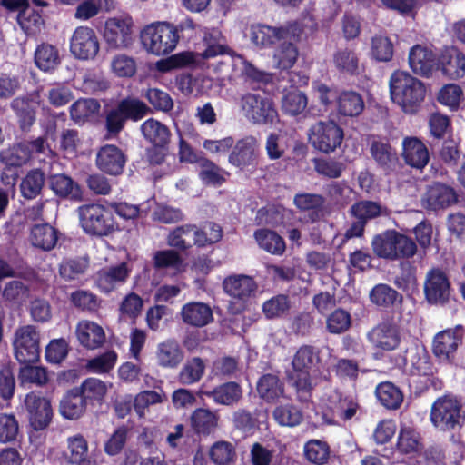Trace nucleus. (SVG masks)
<instances>
[{"label":"nucleus","mask_w":465,"mask_h":465,"mask_svg":"<svg viewBox=\"0 0 465 465\" xmlns=\"http://www.w3.org/2000/svg\"><path fill=\"white\" fill-rule=\"evenodd\" d=\"M45 182V175L41 169L30 170L20 183L23 197L28 200L36 198L41 193Z\"/></svg>","instance_id":"nucleus-46"},{"label":"nucleus","mask_w":465,"mask_h":465,"mask_svg":"<svg viewBox=\"0 0 465 465\" xmlns=\"http://www.w3.org/2000/svg\"><path fill=\"white\" fill-rule=\"evenodd\" d=\"M254 238L259 246L271 254L282 255L285 252L283 238L274 231L258 229L254 232Z\"/></svg>","instance_id":"nucleus-42"},{"label":"nucleus","mask_w":465,"mask_h":465,"mask_svg":"<svg viewBox=\"0 0 465 465\" xmlns=\"http://www.w3.org/2000/svg\"><path fill=\"white\" fill-rule=\"evenodd\" d=\"M272 417L281 426L296 427L303 420L302 410L292 403L278 405L272 411Z\"/></svg>","instance_id":"nucleus-50"},{"label":"nucleus","mask_w":465,"mask_h":465,"mask_svg":"<svg viewBox=\"0 0 465 465\" xmlns=\"http://www.w3.org/2000/svg\"><path fill=\"white\" fill-rule=\"evenodd\" d=\"M370 300L379 307L388 309L397 302H402V295L386 283L376 284L370 292Z\"/></svg>","instance_id":"nucleus-47"},{"label":"nucleus","mask_w":465,"mask_h":465,"mask_svg":"<svg viewBox=\"0 0 465 465\" xmlns=\"http://www.w3.org/2000/svg\"><path fill=\"white\" fill-rule=\"evenodd\" d=\"M424 295L430 304H443L449 301L450 282L443 271L433 268L427 272L424 282Z\"/></svg>","instance_id":"nucleus-17"},{"label":"nucleus","mask_w":465,"mask_h":465,"mask_svg":"<svg viewBox=\"0 0 465 465\" xmlns=\"http://www.w3.org/2000/svg\"><path fill=\"white\" fill-rule=\"evenodd\" d=\"M148 111V106L143 101L126 97L121 100L117 106L110 110L105 116H144Z\"/></svg>","instance_id":"nucleus-54"},{"label":"nucleus","mask_w":465,"mask_h":465,"mask_svg":"<svg viewBox=\"0 0 465 465\" xmlns=\"http://www.w3.org/2000/svg\"><path fill=\"white\" fill-rule=\"evenodd\" d=\"M462 403L453 394H444L432 403L430 420L433 426L442 431L460 430L465 421L461 415Z\"/></svg>","instance_id":"nucleus-7"},{"label":"nucleus","mask_w":465,"mask_h":465,"mask_svg":"<svg viewBox=\"0 0 465 465\" xmlns=\"http://www.w3.org/2000/svg\"><path fill=\"white\" fill-rule=\"evenodd\" d=\"M219 415L209 409L198 408L190 417L191 428L194 433L209 436L215 432L218 427Z\"/></svg>","instance_id":"nucleus-35"},{"label":"nucleus","mask_w":465,"mask_h":465,"mask_svg":"<svg viewBox=\"0 0 465 465\" xmlns=\"http://www.w3.org/2000/svg\"><path fill=\"white\" fill-rule=\"evenodd\" d=\"M69 301L74 307L82 312H94L100 307L98 296L89 290H75L70 293Z\"/></svg>","instance_id":"nucleus-58"},{"label":"nucleus","mask_w":465,"mask_h":465,"mask_svg":"<svg viewBox=\"0 0 465 465\" xmlns=\"http://www.w3.org/2000/svg\"><path fill=\"white\" fill-rule=\"evenodd\" d=\"M339 116H360L365 104L362 96L354 91H343L336 97Z\"/></svg>","instance_id":"nucleus-37"},{"label":"nucleus","mask_w":465,"mask_h":465,"mask_svg":"<svg viewBox=\"0 0 465 465\" xmlns=\"http://www.w3.org/2000/svg\"><path fill=\"white\" fill-rule=\"evenodd\" d=\"M47 183L53 193L61 199L82 201L83 190L71 176L65 173L51 174Z\"/></svg>","instance_id":"nucleus-28"},{"label":"nucleus","mask_w":465,"mask_h":465,"mask_svg":"<svg viewBox=\"0 0 465 465\" xmlns=\"http://www.w3.org/2000/svg\"><path fill=\"white\" fill-rule=\"evenodd\" d=\"M238 104L244 116H279L272 98L261 94L248 92L241 96Z\"/></svg>","instance_id":"nucleus-23"},{"label":"nucleus","mask_w":465,"mask_h":465,"mask_svg":"<svg viewBox=\"0 0 465 465\" xmlns=\"http://www.w3.org/2000/svg\"><path fill=\"white\" fill-rule=\"evenodd\" d=\"M437 70L450 80L465 76V54L456 46L445 47L438 57Z\"/></svg>","instance_id":"nucleus-22"},{"label":"nucleus","mask_w":465,"mask_h":465,"mask_svg":"<svg viewBox=\"0 0 465 465\" xmlns=\"http://www.w3.org/2000/svg\"><path fill=\"white\" fill-rule=\"evenodd\" d=\"M100 50L94 30L88 26H78L70 38V52L79 60H92Z\"/></svg>","instance_id":"nucleus-13"},{"label":"nucleus","mask_w":465,"mask_h":465,"mask_svg":"<svg viewBox=\"0 0 465 465\" xmlns=\"http://www.w3.org/2000/svg\"><path fill=\"white\" fill-rule=\"evenodd\" d=\"M335 376L341 381H356L359 378L360 365L354 359L339 358L332 367Z\"/></svg>","instance_id":"nucleus-63"},{"label":"nucleus","mask_w":465,"mask_h":465,"mask_svg":"<svg viewBox=\"0 0 465 465\" xmlns=\"http://www.w3.org/2000/svg\"><path fill=\"white\" fill-rule=\"evenodd\" d=\"M458 202V194L450 185L435 182L428 186L421 198V205L429 211L446 209Z\"/></svg>","instance_id":"nucleus-19"},{"label":"nucleus","mask_w":465,"mask_h":465,"mask_svg":"<svg viewBox=\"0 0 465 465\" xmlns=\"http://www.w3.org/2000/svg\"><path fill=\"white\" fill-rule=\"evenodd\" d=\"M35 63L44 72L55 69L60 64L57 48L50 44L43 43L39 45L35 52Z\"/></svg>","instance_id":"nucleus-48"},{"label":"nucleus","mask_w":465,"mask_h":465,"mask_svg":"<svg viewBox=\"0 0 465 465\" xmlns=\"http://www.w3.org/2000/svg\"><path fill=\"white\" fill-rule=\"evenodd\" d=\"M203 394L216 404L233 406L242 398V389L236 381H226L212 390L203 391Z\"/></svg>","instance_id":"nucleus-30"},{"label":"nucleus","mask_w":465,"mask_h":465,"mask_svg":"<svg viewBox=\"0 0 465 465\" xmlns=\"http://www.w3.org/2000/svg\"><path fill=\"white\" fill-rule=\"evenodd\" d=\"M420 440L421 438L418 431L410 427H402L397 438V450L404 455L417 453L421 446Z\"/></svg>","instance_id":"nucleus-55"},{"label":"nucleus","mask_w":465,"mask_h":465,"mask_svg":"<svg viewBox=\"0 0 465 465\" xmlns=\"http://www.w3.org/2000/svg\"><path fill=\"white\" fill-rule=\"evenodd\" d=\"M334 404V412L338 419L342 421L351 420L360 409L357 400L351 395H343L337 393L335 398L331 399Z\"/></svg>","instance_id":"nucleus-59"},{"label":"nucleus","mask_w":465,"mask_h":465,"mask_svg":"<svg viewBox=\"0 0 465 465\" xmlns=\"http://www.w3.org/2000/svg\"><path fill=\"white\" fill-rule=\"evenodd\" d=\"M25 407L27 412L29 425L39 431L46 429L53 419L51 401L40 392L31 391L25 396Z\"/></svg>","instance_id":"nucleus-12"},{"label":"nucleus","mask_w":465,"mask_h":465,"mask_svg":"<svg viewBox=\"0 0 465 465\" xmlns=\"http://www.w3.org/2000/svg\"><path fill=\"white\" fill-rule=\"evenodd\" d=\"M291 300L288 295L278 294L265 301L262 304V312L266 319H281L289 314Z\"/></svg>","instance_id":"nucleus-53"},{"label":"nucleus","mask_w":465,"mask_h":465,"mask_svg":"<svg viewBox=\"0 0 465 465\" xmlns=\"http://www.w3.org/2000/svg\"><path fill=\"white\" fill-rule=\"evenodd\" d=\"M371 248L378 258L389 261L412 258L418 250L413 239L393 229L374 235Z\"/></svg>","instance_id":"nucleus-5"},{"label":"nucleus","mask_w":465,"mask_h":465,"mask_svg":"<svg viewBox=\"0 0 465 465\" xmlns=\"http://www.w3.org/2000/svg\"><path fill=\"white\" fill-rule=\"evenodd\" d=\"M408 381L411 390L416 396H420L430 388L439 391L443 387V381L437 376V373H429V375L409 374Z\"/></svg>","instance_id":"nucleus-56"},{"label":"nucleus","mask_w":465,"mask_h":465,"mask_svg":"<svg viewBox=\"0 0 465 465\" xmlns=\"http://www.w3.org/2000/svg\"><path fill=\"white\" fill-rule=\"evenodd\" d=\"M305 459L315 465L326 464L330 458V446L326 441L320 440H310L303 447Z\"/></svg>","instance_id":"nucleus-57"},{"label":"nucleus","mask_w":465,"mask_h":465,"mask_svg":"<svg viewBox=\"0 0 465 465\" xmlns=\"http://www.w3.org/2000/svg\"><path fill=\"white\" fill-rule=\"evenodd\" d=\"M370 54L377 62H390L394 54L393 44L388 36L375 35L371 40Z\"/></svg>","instance_id":"nucleus-60"},{"label":"nucleus","mask_w":465,"mask_h":465,"mask_svg":"<svg viewBox=\"0 0 465 465\" xmlns=\"http://www.w3.org/2000/svg\"><path fill=\"white\" fill-rule=\"evenodd\" d=\"M389 87L391 101L406 114L416 113L426 94L423 82L406 71H394Z\"/></svg>","instance_id":"nucleus-4"},{"label":"nucleus","mask_w":465,"mask_h":465,"mask_svg":"<svg viewBox=\"0 0 465 465\" xmlns=\"http://www.w3.org/2000/svg\"><path fill=\"white\" fill-rule=\"evenodd\" d=\"M183 351L176 341L168 340L161 342L157 347L158 365L163 368H176L183 360Z\"/></svg>","instance_id":"nucleus-38"},{"label":"nucleus","mask_w":465,"mask_h":465,"mask_svg":"<svg viewBox=\"0 0 465 465\" xmlns=\"http://www.w3.org/2000/svg\"><path fill=\"white\" fill-rule=\"evenodd\" d=\"M209 456L215 465H230L234 461L236 452L232 443L220 440L213 444Z\"/></svg>","instance_id":"nucleus-61"},{"label":"nucleus","mask_w":465,"mask_h":465,"mask_svg":"<svg viewBox=\"0 0 465 465\" xmlns=\"http://www.w3.org/2000/svg\"><path fill=\"white\" fill-rule=\"evenodd\" d=\"M69 454L67 461L70 464L79 463L88 458V443L82 434H76L67 439Z\"/></svg>","instance_id":"nucleus-64"},{"label":"nucleus","mask_w":465,"mask_h":465,"mask_svg":"<svg viewBox=\"0 0 465 465\" xmlns=\"http://www.w3.org/2000/svg\"><path fill=\"white\" fill-rule=\"evenodd\" d=\"M307 103L306 95L302 92L295 90L283 95L282 109L285 114L297 116L306 108Z\"/></svg>","instance_id":"nucleus-62"},{"label":"nucleus","mask_w":465,"mask_h":465,"mask_svg":"<svg viewBox=\"0 0 465 465\" xmlns=\"http://www.w3.org/2000/svg\"><path fill=\"white\" fill-rule=\"evenodd\" d=\"M333 64L336 69L342 73L354 76L359 74L360 60L355 51L344 48L337 50L333 54Z\"/></svg>","instance_id":"nucleus-51"},{"label":"nucleus","mask_w":465,"mask_h":465,"mask_svg":"<svg viewBox=\"0 0 465 465\" xmlns=\"http://www.w3.org/2000/svg\"><path fill=\"white\" fill-rule=\"evenodd\" d=\"M258 152L253 137H245L237 141L229 154V163L241 170L257 164Z\"/></svg>","instance_id":"nucleus-26"},{"label":"nucleus","mask_w":465,"mask_h":465,"mask_svg":"<svg viewBox=\"0 0 465 465\" xmlns=\"http://www.w3.org/2000/svg\"><path fill=\"white\" fill-rule=\"evenodd\" d=\"M181 317L184 323L193 327H203L213 321V310L201 302L185 303L182 307Z\"/></svg>","instance_id":"nucleus-33"},{"label":"nucleus","mask_w":465,"mask_h":465,"mask_svg":"<svg viewBox=\"0 0 465 465\" xmlns=\"http://www.w3.org/2000/svg\"><path fill=\"white\" fill-rule=\"evenodd\" d=\"M256 391L264 402L275 403L283 397L285 385L278 375L265 373L258 379Z\"/></svg>","instance_id":"nucleus-31"},{"label":"nucleus","mask_w":465,"mask_h":465,"mask_svg":"<svg viewBox=\"0 0 465 465\" xmlns=\"http://www.w3.org/2000/svg\"><path fill=\"white\" fill-rule=\"evenodd\" d=\"M133 20L130 16L112 17L105 22L104 38L111 49L128 47L132 42Z\"/></svg>","instance_id":"nucleus-14"},{"label":"nucleus","mask_w":465,"mask_h":465,"mask_svg":"<svg viewBox=\"0 0 465 465\" xmlns=\"http://www.w3.org/2000/svg\"><path fill=\"white\" fill-rule=\"evenodd\" d=\"M310 140L317 150L329 153L341 145L343 130L331 119L327 124L320 122Z\"/></svg>","instance_id":"nucleus-18"},{"label":"nucleus","mask_w":465,"mask_h":465,"mask_svg":"<svg viewBox=\"0 0 465 465\" xmlns=\"http://www.w3.org/2000/svg\"><path fill=\"white\" fill-rule=\"evenodd\" d=\"M367 339L374 350L386 352L396 351L402 339L401 327L392 319L383 320L368 332Z\"/></svg>","instance_id":"nucleus-11"},{"label":"nucleus","mask_w":465,"mask_h":465,"mask_svg":"<svg viewBox=\"0 0 465 465\" xmlns=\"http://www.w3.org/2000/svg\"><path fill=\"white\" fill-rule=\"evenodd\" d=\"M17 23L26 35H35L44 25L42 12L35 10L29 2L17 15Z\"/></svg>","instance_id":"nucleus-49"},{"label":"nucleus","mask_w":465,"mask_h":465,"mask_svg":"<svg viewBox=\"0 0 465 465\" xmlns=\"http://www.w3.org/2000/svg\"><path fill=\"white\" fill-rule=\"evenodd\" d=\"M87 404L74 387L67 391L59 404L60 414L67 420H74L81 418L86 411Z\"/></svg>","instance_id":"nucleus-36"},{"label":"nucleus","mask_w":465,"mask_h":465,"mask_svg":"<svg viewBox=\"0 0 465 465\" xmlns=\"http://www.w3.org/2000/svg\"><path fill=\"white\" fill-rule=\"evenodd\" d=\"M59 234V231L47 223H36L31 227L29 240L35 248L49 252L56 246Z\"/></svg>","instance_id":"nucleus-32"},{"label":"nucleus","mask_w":465,"mask_h":465,"mask_svg":"<svg viewBox=\"0 0 465 465\" xmlns=\"http://www.w3.org/2000/svg\"><path fill=\"white\" fill-rule=\"evenodd\" d=\"M195 24L190 17L181 21L177 25L169 22H156L146 25L140 35L143 48L150 54L161 56L173 52L180 40L184 38V32H193Z\"/></svg>","instance_id":"nucleus-1"},{"label":"nucleus","mask_w":465,"mask_h":465,"mask_svg":"<svg viewBox=\"0 0 465 465\" xmlns=\"http://www.w3.org/2000/svg\"><path fill=\"white\" fill-rule=\"evenodd\" d=\"M408 61L412 72L425 78L430 77L438 66L435 53L422 45H415L410 49Z\"/></svg>","instance_id":"nucleus-21"},{"label":"nucleus","mask_w":465,"mask_h":465,"mask_svg":"<svg viewBox=\"0 0 465 465\" xmlns=\"http://www.w3.org/2000/svg\"><path fill=\"white\" fill-rule=\"evenodd\" d=\"M300 40L282 39L280 45L275 50L273 58L281 70L292 68L297 61L299 52L296 43Z\"/></svg>","instance_id":"nucleus-43"},{"label":"nucleus","mask_w":465,"mask_h":465,"mask_svg":"<svg viewBox=\"0 0 465 465\" xmlns=\"http://www.w3.org/2000/svg\"><path fill=\"white\" fill-rule=\"evenodd\" d=\"M130 270L126 262H121L116 266L104 268L98 271L96 275V286L101 292L108 294L117 287L124 284L128 279Z\"/></svg>","instance_id":"nucleus-24"},{"label":"nucleus","mask_w":465,"mask_h":465,"mask_svg":"<svg viewBox=\"0 0 465 465\" xmlns=\"http://www.w3.org/2000/svg\"><path fill=\"white\" fill-rule=\"evenodd\" d=\"M29 160V151L22 142L0 151V162L5 165L1 174L2 182L10 183V179L15 182L18 178L17 168Z\"/></svg>","instance_id":"nucleus-20"},{"label":"nucleus","mask_w":465,"mask_h":465,"mask_svg":"<svg viewBox=\"0 0 465 465\" xmlns=\"http://www.w3.org/2000/svg\"><path fill=\"white\" fill-rule=\"evenodd\" d=\"M370 152L377 165L382 169L385 174L399 172L401 163L399 162L397 152L389 143L373 141Z\"/></svg>","instance_id":"nucleus-25"},{"label":"nucleus","mask_w":465,"mask_h":465,"mask_svg":"<svg viewBox=\"0 0 465 465\" xmlns=\"http://www.w3.org/2000/svg\"><path fill=\"white\" fill-rule=\"evenodd\" d=\"M401 155L408 165L420 170H422L430 160L426 145L421 140L412 136L403 138Z\"/></svg>","instance_id":"nucleus-27"},{"label":"nucleus","mask_w":465,"mask_h":465,"mask_svg":"<svg viewBox=\"0 0 465 465\" xmlns=\"http://www.w3.org/2000/svg\"><path fill=\"white\" fill-rule=\"evenodd\" d=\"M205 371V363L200 357H193L186 361L178 374V381L183 385L198 382Z\"/></svg>","instance_id":"nucleus-52"},{"label":"nucleus","mask_w":465,"mask_h":465,"mask_svg":"<svg viewBox=\"0 0 465 465\" xmlns=\"http://www.w3.org/2000/svg\"><path fill=\"white\" fill-rule=\"evenodd\" d=\"M302 34L303 26L298 21L288 22L279 27L262 24L252 25L251 27L252 42L261 48L273 47L282 39L301 40Z\"/></svg>","instance_id":"nucleus-8"},{"label":"nucleus","mask_w":465,"mask_h":465,"mask_svg":"<svg viewBox=\"0 0 465 465\" xmlns=\"http://www.w3.org/2000/svg\"><path fill=\"white\" fill-rule=\"evenodd\" d=\"M222 238V227L214 222L206 221L201 227L192 223L177 226L169 232L166 239L170 247L186 252L193 245L203 248L220 242Z\"/></svg>","instance_id":"nucleus-3"},{"label":"nucleus","mask_w":465,"mask_h":465,"mask_svg":"<svg viewBox=\"0 0 465 465\" xmlns=\"http://www.w3.org/2000/svg\"><path fill=\"white\" fill-rule=\"evenodd\" d=\"M14 355L21 364H33L40 359V332L34 325L16 329L14 340Z\"/></svg>","instance_id":"nucleus-10"},{"label":"nucleus","mask_w":465,"mask_h":465,"mask_svg":"<svg viewBox=\"0 0 465 465\" xmlns=\"http://www.w3.org/2000/svg\"><path fill=\"white\" fill-rule=\"evenodd\" d=\"M350 213L353 218L367 224L371 220L381 215H388V209L382 206L379 202L361 200L354 203L351 206Z\"/></svg>","instance_id":"nucleus-39"},{"label":"nucleus","mask_w":465,"mask_h":465,"mask_svg":"<svg viewBox=\"0 0 465 465\" xmlns=\"http://www.w3.org/2000/svg\"><path fill=\"white\" fill-rule=\"evenodd\" d=\"M465 328L460 324L437 332L431 344L437 361L450 365L456 364L458 351L463 344Z\"/></svg>","instance_id":"nucleus-9"},{"label":"nucleus","mask_w":465,"mask_h":465,"mask_svg":"<svg viewBox=\"0 0 465 465\" xmlns=\"http://www.w3.org/2000/svg\"><path fill=\"white\" fill-rule=\"evenodd\" d=\"M223 286L227 294L242 301L250 298L257 289V284L253 278L243 274L225 278Z\"/></svg>","instance_id":"nucleus-34"},{"label":"nucleus","mask_w":465,"mask_h":465,"mask_svg":"<svg viewBox=\"0 0 465 465\" xmlns=\"http://www.w3.org/2000/svg\"><path fill=\"white\" fill-rule=\"evenodd\" d=\"M144 138L153 145H167L170 141L168 127L154 118H148L141 126Z\"/></svg>","instance_id":"nucleus-44"},{"label":"nucleus","mask_w":465,"mask_h":465,"mask_svg":"<svg viewBox=\"0 0 465 465\" xmlns=\"http://www.w3.org/2000/svg\"><path fill=\"white\" fill-rule=\"evenodd\" d=\"M379 402L388 410H398L403 402L401 390L391 381L379 383L375 389Z\"/></svg>","instance_id":"nucleus-40"},{"label":"nucleus","mask_w":465,"mask_h":465,"mask_svg":"<svg viewBox=\"0 0 465 465\" xmlns=\"http://www.w3.org/2000/svg\"><path fill=\"white\" fill-rule=\"evenodd\" d=\"M74 388L78 391L87 405L101 403L107 392L105 383L96 378H87L80 386Z\"/></svg>","instance_id":"nucleus-41"},{"label":"nucleus","mask_w":465,"mask_h":465,"mask_svg":"<svg viewBox=\"0 0 465 465\" xmlns=\"http://www.w3.org/2000/svg\"><path fill=\"white\" fill-rule=\"evenodd\" d=\"M77 211L84 232L91 236L104 237L120 231L109 204L87 203L78 207Z\"/></svg>","instance_id":"nucleus-6"},{"label":"nucleus","mask_w":465,"mask_h":465,"mask_svg":"<svg viewBox=\"0 0 465 465\" xmlns=\"http://www.w3.org/2000/svg\"><path fill=\"white\" fill-rule=\"evenodd\" d=\"M398 366L407 368V374L438 373V370L432 361L430 355L424 347L412 346L404 351V355L397 360Z\"/></svg>","instance_id":"nucleus-16"},{"label":"nucleus","mask_w":465,"mask_h":465,"mask_svg":"<svg viewBox=\"0 0 465 465\" xmlns=\"http://www.w3.org/2000/svg\"><path fill=\"white\" fill-rule=\"evenodd\" d=\"M89 266V259L86 257L65 258L59 263L58 272L63 280L69 282L83 276Z\"/></svg>","instance_id":"nucleus-45"},{"label":"nucleus","mask_w":465,"mask_h":465,"mask_svg":"<svg viewBox=\"0 0 465 465\" xmlns=\"http://www.w3.org/2000/svg\"><path fill=\"white\" fill-rule=\"evenodd\" d=\"M321 350L313 345L303 344L296 351L292 360V372L290 375L297 400L309 402L314 385L312 376L320 370Z\"/></svg>","instance_id":"nucleus-2"},{"label":"nucleus","mask_w":465,"mask_h":465,"mask_svg":"<svg viewBox=\"0 0 465 465\" xmlns=\"http://www.w3.org/2000/svg\"><path fill=\"white\" fill-rule=\"evenodd\" d=\"M75 333L80 344L88 350L98 349L105 341L104 329L91 321H81L76 325Z\"/></svg>","instance_id":"nucleus-29"},{"label":"nucleus","mask_w":465,"mask_h":465,"mask_svg":"<svg viewBox=\"0 0 465 465\" xmlns=\"http://www.w3.org/2000/svg\"><path fill=\"white\" fill-rule=\"evenodd\" d=\"M127 162V155L114 144H104L101 146L95 156L97 169L110 176H119L124 172Z\"/></svg>","instance_id":"nucleus-15"}]
</instances>
